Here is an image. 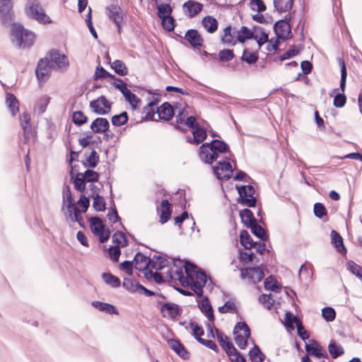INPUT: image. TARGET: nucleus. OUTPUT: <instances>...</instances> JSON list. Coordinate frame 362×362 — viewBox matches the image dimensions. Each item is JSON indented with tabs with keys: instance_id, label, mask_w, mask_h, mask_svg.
I'll use <instances>...</instances> for the list:
<instances>
[{
	"instance_id": "obj_1",
	"label": "nucleus",
	"mask_w": 362,
	"mask_h": 362,
	"mask_svg": "<svg viewBox=\"0 0 362 362\" xmlns=\"http://www.w3.org/2000/svg\"><path fill=\"white\" fill-rule=\"evenodd\" d=\"M229 151V146L223 141L214 139L199 147V157L205 163L211 164L218 158L219 153Z\"/></svg>"
},
{
	"instance_id": "obj_2",
	"label": "nucleus",
	"mask_w": 362,
	"mask_h": 362,
	"mask_svg": "<svg viewBox=\"0 0 362 362\" xmlns=\"http://www.w3.org/2000/svg\"><path fill=\"white\" fill-rule=\"evenodd\" d=\"M11 41L18 48L27 49L34 44L35 34L18 23H13L11 29Z\"/></svg>"
},
{
	"instance_id": "obj_3",
	"label": "nucleus",
	"mask_w": 362,
	"mask_h": 362,
	"mask_svg": "<svg viewBox=\"0 0 362 362\" xmlns=\"http://www.w3.org/2000/svg\"><path fill=\"white\" fill-rule=\"evenodd\" d=\"M26 13L28 16L40 23H50V18L45 13L37 0H29L27 4Z\"/></svg>"
},
{
	"instance_id": "obj_4",
	"label": "nucleus",
	"mask_w": 362,
	"mask_h": 362,
	"mask_svg": "<svg viewBox=\"0 0 362 362\" xmlns=\"http://www.w3.org/2000/svg\"><path fill=\"white\" fill-rule=\"evenodd\" d=\"M234 340L240 349H245L247 345V339L250 337V329L245 322L236 324L233 329Z\"/></svg>"
},
{
	"instance_id": "obj_5",
	"label": "nucleus",
	"mask_w": 362,
	"mask_h": 362,
	"mask_svg": "<svg viewBox=\"0 0 362 362\" xmlns=\"http://www.w3.org/2000/svg\"><path fill=\"white\" fill-rule=\"evenodd\" d=\"M236 189L240 196L239 203L248 207L256 206L257 199L254 197L255 190L253 186L250 185L236 186Z\"/></svg>"
},
{
	"instance_id": "obj_6",
	"label": "nucleus",
	"mask_w": 362,
	"mask_h": 362,
	"mask_svg": "<svg viewBox=\"0 0 362 362\" xmlns=\"http://www.w3.org/2000/svg\"><path fill=\"white\" fill-rule=\"evenodd\" d=\"M44 59H48L53 69L63 71L69 65L68 57L57 50H51Z\"/></svg>"
},
{
	"instance_id": "obj_7",
	"label": "nucleus",
	"mask_w": 362,
	"mask_h": 362,
	"mask_svg": "<svg viewBox=\"0 0 362 362\" xmlns=\"http://www.w3.org/2000/svg\"><path fill=\"white\" fill-rule=\"evenodd\" d=\"M90 226L93 233L99 237L101 243H106L110 236V230L105 229L101 219L98 216H94L90 219Z\"/></svg>"
},
{
	"instance_id": "obj_8",
	"label": "nucleus",
	"mask_w": 362,
	"mask_h": 362,
	"mask_svg": "<svg viewBox=\"0 0 362 362\" xmlns=\"http://www.w3.org/2000/svg\"><path fill=\"white\" fill-rule=\"evenodd\" d=\"M341 80H340V89L341 90V93H337L334 98L333 105L336 107H342L345 105L346 102V97L344 95V92L346 88V68L344 61H341Z\"/></svg>"
},
{
	"instance_id": "obj_9",
	"label": "nucleus",
	"mask_w": 362,
	"mask_h": 362,
	"mask_svg": "<svg viewBox=\"0 0 362 362\" xmlns=\"http://www.w3.org/2000/svg\"><path fill=\"white\" fill-rule=\"evenodd\" d=\"M213 172L218 180H228L230 178L233 169L229 158L226 157L219 160L215 166L212 167Z\"/></svg>"
},
{
	"instance_id": "obj_10",
	"label": "nucleus",
	"mask_w": 362,
	"mask_h": 362,
	"mask_svg": "<svg viewBox=\"0 0 362 362\" xmlns=\"http://www.w3.org/2000/svg\"><path fill=\"white\" fill-rule=\"evenodd\" d=\"M264 277V272L259 267H248L240 269V278L247 279L249 284H255Z\"/></svg>"
},
{
	"instance_id": "obj_11",
	"label": "nucleus",
	"mask_w": 362,
	"mask_h": 362,
	"mask_svg": "<svg viewBox=\"0 0 362 362\" xmlns=\"http://www.w3.org/2000/svg\"><path fill=\"white\" fill-rule=\"evenodd\" d=\"M90 107L98 115H107L111 110V103L103 95L90 103Z\"/></svg>"
},
{
	"instance_id": "obj_12",
	"label": "nucleus",
	"mask_w": 362,
	"mask_h": 362,
	"mask_svg": "<svg viewBox=\"0 0 362 362\" xmlns=\"http://www.w3.org/2000/svg\"><path fill=\"white\" fill-rule=\"evenodd\" d=\"M107 15L116 25L118 33H120L124 16L122 8L117 5L112 4L107 8Z\"/></svg>"
},
{
	"instance_id": "obj_13",
	"label": "nucleus",
	"mask_w": 362,
	"mask_h": 362,
	"mask_svg": "<svg viewBox=\"0 0 362 362\" xmlns=\"http://www.w3.org/2000/svg\"><path fill=\"white\" fill-rule=\"evenodd\" d=\"M20 121L23 129L24 141L27 143L35 136V132L33 130L31 127L30 115L24 112L21 115Z\"/></svg>"
},
{
	"instance_id": "obj_14",
	"label": "nucleus",
	"mask_w": 362,
	"mask_h": 362,
	"mask_svg": "<svg viewBox=\"0 0 362 362\" xmlns=\"http://www.w3.org/2000/svg\"><path fill=\"white\" fill-rule=\"evenodd\" d=\"M52 69H53L49 64L48 59H42L38 62L35 74L40 81L45 82L49 77Z\"/></svg>"
},
{
	"instance_id": "obj_15",
	"label": "nucleus",
	"mask_w": 362,
	"mask_h": 362,
	"mask_svg": "<svg viewBox=\"0 0 362 362\" xmlns=\"http://www.w3.org/2000/svg\"><path fill=\"white\" fill-rule=\"evenodd\" d=\"M174 267L175 269L173 268H171L170 270L167 272V277L170 278V279H173L174 278V276L173 275V273L175 274V276L177 277L178 280L180 281V284L184 286L185 283L186 281V278L185 277L183 274V270L182 267L184 264L182 261L180 259H173Z\"/></svg>"
},
{
	"instance_id": "obj_16",
	"label": "nucleus",
	"mask_w": 362,
	"mask_h": 362,
	"mask_svg": "<svg viewBox=\"0 0 362 362\" xmlns=\"http://www.w3.org/2000/svg\"><path fill=\"white\" fill-rule=\"evenodd\" d=\"M181 309L177 304L173 303H164L160 308V312L163 317L174 319L181 315Z\"/></svg>"
},
{
	"instance_id": "obj_17",
	"label": "nucleus",
	"mask_w": 362,
	"mask_h": 362,
	"mask_svg": "<svg viewBox=\"0 0 362 362\" xmlns=\"http://www.w3.org/2000/svg\"><path fill=\"white\" fill-rule=\"evenodd\" d=\"M12 1L0 0V23L5 24L11 20Z\"/></svg>"
},
{
	"instance_id": "obj_18",
	"label": "nucleus",
	"mask_w": 362,
	"mask_h": 362,
	"mask_svg": "<svg viewBox=\"0 0 362 362\" xmlns=\"http://www.w3.org/2000/svg\"><path fill=\"white\" fill-rule=\"evenodd\" d=\"M305 348L309 355L318 358H328L326 351L315 340H312L310 344H306Z\"/></svg>"
},
{
	"instance_id": "obj_19",
	"label": "nucleus",
	"mask_w": 362,
	"mask_h": 362,
	"mask_svg": "<svg viewBox=\"0 0 362 362\" xmlns=\"http://www.w3.org/2000/svg\"><path fill=\"white\" fill-rule=\"evenodd\" d=\"M183 8L189 17L193 18L202 11L203 5L199 2L189 0L184 3Z\"/></svg>"
},
{
	"instance_id": "obj_20",
	"label": "nucleus",
	"mask_w": 362,
	"mask_h": 362,
	"mask_svg": "<svg viewBox=\"0 0 362 362\" xmlns=\"http://www.w3.org/2000/svg\"><path fill=\"white\" fill-rule=\"evenodd\" d=\"M90 128L94 133H105L110 128V123L106 118L98 117L93 121Z\"/></svg>"
},
{
	"instance_id": "obj_21",
	"label": "nucleus",
	"mask_w": 362,
	"mask_h": 362,
	"mask_svg": "<svg viewBox=\"0 0 362 362\" xmlns=\"http://www.w3.org/2000/svg\"><path fill=\"white\" fill-rule=\"evenodd\" d=\"M185 37L189 42L191 46L194 48H199L203 45L204 40L197 30H188Z\"/></svg>"
},
{
	"instance_id": "obj_22",
	"label": "nucleus",
	"mask_w": 362,
	"mask_h": 362,
	"mask_svg": "<svg viewBox=\"0 0 362 362\" xmlns=\"http://www.w3.org/2000/svg\"><path fill=\"white\" fill-rule=\"evenodd\" d=\"M199 308L208 318V320L213 322H214V315L211 304L206 296H204L202 300L199 303Z\"/></svg>"
},
{
	"instance_id": "obj_23",
	"label": "nucleus",
	"mask_w": 362,
	"mask_h": 362,
	"mask_svg": "<svg viewBox=\"0 0 362 362\" xmlns=\"http://www.w3.org/2000/svg\"><path fill=\"white\" fill-rule=\"evenodd\" d=\"M156 112L160 119L169 121L174 115V110L169 103H164L158 107Z\"/></svg>"
},
{
	"instance_id": "obj_24",
	"label": "nucleus",
	"mask_w": 362,
	"mask_h": 362,
	"mask_svg": "<svg viewBox=\"0 0 362 362\" xmlns=\"http://www.w3.org/2000/svg\"><path fill=\"white\" fill-rule=\"evenodd\" d=\"M290 25L287 21L279 20L274 25V30L278 38L284 39L290 32Z\"/></svg>"
},
{
	"instance_id": "obj_25",
	"label": "nucleus",
	"mask_w": 362,
	"mask_h": 362,
	"mask_svg": "<svg viewBox=\"0 0 362 362\" xmlns=\"http://www.w3.org/2000/svg\"><path fill=\"white\" fill-rule=\"evenodd\" d=\"M331 243L337 252L342 255L346 253L347 250L344 245L342 237L334 230L331 231Z\"/></svg>"
},
{
	"instance_id": "obj_26",
	"label": "nucleus",
	"mask_w": 362,
	"mask_h": 362,
	"mask_svg": "<svg viewBox=\"0 0 362 362\" xmlns=\"http://www.w3.org/2000/svg\"><path fill=\"white\" fill-rule=\"evenodd\" d=\"M134 267L139 271H146L150 266V259L141 252H137L134 258Z\"/></svg>"
},
{
	"instance_id": "obj_27",
	"label": "nucleus",
	"mask_w": 362,
	"mask_h": 362,
	"mask_svg": "<svg viewBox=\"0 0 362 362\" xmlns=\"http://www.w3.org/2000/svg\"><path fill=\"white\" fill-rule=\"evenodd\" d=\"M170 348L182 358L186 360L189 358V353L187 351L183 344H182L178 340H171L170 341Z\"/></svg>"
},
{
	"instance_id": "obj_28",
	"label": "nucleus",
	"mask_w": 362,
	"mask_h": 362,
	"mask_svg": "<svg viewBox=\"0 0 362 362\" xmlns=\"http://www.w3.org/2000/svg\"><path fill=\"white\" fill-rule=\"evenodd\" d=\"M294 0H273L274 9L280 13L289 11L293 6Z\"/></svg>"
},
{
	"instance_id": "obj_29",
	"label": "nucleus",
	"mask_w": 362,
	"mask_h": 362,
	"mask_svg": "<svg viewBox=\"0 0 362 362\" xmlns=\"http://www.w3.org/2000/svg\"><path fill=\"white\" fill-rule=\"evenodd\" d=\"M240 217L242 223L247 227L249 228L257 222L256 218L254 216L253 213L249 209H244L240 211Z\"/></svg>"
},
{
	"instance_id": "obj_30",
	"label": "nucleus",
	"mask_w": 362,
	"mask_h": 362,
	"mask_svg": "<svg viewBox=\"0 0 362 362\" xmlns=\"http://www.w3.org/2000/svg\"><path fill=\"white\" fill-rule=\"evenodd\" d=\"M91 304L95 308L99 310L100 311L105 312L108 314L118 315L117 310L114 305L110 303L95 300L93 301Z\"/></svg>"
},
{
	"instance_id": "obj_31",
	"label": "nucleus",
	"mask_w": 362,
	"mask_h": 362,
	"mask_svg": "<svg viewBox=\"0 0 362 362\" xmlns=\"http://www.w3.org/2000/svg\"><path fill=\"white\" fill-rule=\"evenodd\" d=\"M6 103L13 116L15 115L18 112L19 103L13 94L9 93H6Z\"/></svg>"
},
{
	"instance_id": "obj_32",
	"label": "nucleus",
	"mask_w": 362,
	"mask_h": 362,
	"mask_svg": "<svg viewBox=\"0 0 362 362\" xmlns=\"http://www.w3.org/2000/svg\"><path fill=\"white\" fill-rule=\"evenodd\" d=\"M168 264V259L161 256L154 255L150 259V267L156 270L163 269Z\"/></svg>"
},
{
	"instance_id": "obj_33",
	"label": "nucleus",
	"mask_w": 362,
	"mask_h": 362,
	"mask_svg": "<svg viewBox=\"0 0 362 362\" xmlns=\"http://www.w3.org/2000/svg\"><path fill=\"white\" fill-rule=\"evenodd\" d=\"M203 26L210 33H214L218 28L217 20L211 16H207L202 19Z\"/></svg>"
},
{
	"instance_id": "obj_34",
	"label": "nucleus",
	"mask_w": 362,
	"mask_h": 362,
	"mask_svg": "<svg viewBox=\"0 0 362 362\" xmlns=\"http://www.w3.org/2000/svg\"><path fill=\"white\" fill-rule=\"evenodd\" d=\"M122 286L130 293H139L141 284L135 279L125 278L123 281Z\"/></svg>"
},
{
	"instance_id": "obj_35",
	"label": "nucleus",
	"mask_w": 362,
	"mask_h": 362,
	"mask_svg": "<svg viewBox=\"0 0 362 362\" xmlns=\"http://www.w3.org/2000/svg\"><path fill=\"white\" fill-rule=\"evenodd\" d=\"M249 357L251 362H264L265 356L261 351L259 346L255 344L249 351Z\"/></svg>"
},
{
	"instance_id": "obj_36",
	"label": "nucleus",
	"mask_w": 362,
	"mask_h": 362,
	"mask_svg": "<svg viewBox=\"0 0 362 362\" xmlns=\"http://www.w3.org/2000/svg\"><path fill=\"white\" fill-rule=\"evenodd\" d=\"M237 37L240 42H244L246 40L257 39V34H255L247 27L243 26Z\"/></svg>"
},
{
	"instance_id": "obj_37",
	"label": "nucleus",
	"mask_w": 362,
	"mask_h": 362,
	"mask_svg": "<svg viewBox=\"0 0 362 362\" xmlns=\"http://www.w3.org/2000/svg\"><path fill=\"white\" fill-rule=\"evenodd\" d=\"M240 244L245 249H250L255 245V243L253 242L252 238L250 235L249 233L245 230H241L240 234Z\"/></svg>"
},
{
	"instance_id": "obj_38",
	"label": "nucleus",
	"mask_w": 362,
	"mask_h": 362,
	"mask_svg": "<svg viewBox=\"0 0 362 362\" xmlns=\"http://www.w3.org/2000/svg\"><path fill=\"white\" fill-rule=\"evenodd\" d=\"M328 351L333 358H337L344 353L343 347L333 340L328 345Z\"/></svg>"
},
{
	"instance_id": "obj_39",
	"label": "nucleus",
	"mask_w": 362,
	"mask_h": 362,
	"mask_svg": "<svg viewBox=\"0 0 362 362\" xmlns=\"http://www.w3.org/2000/svg\"><path fill=\"white\" fill-rule=\"evenodd\" d=\"M112 242L115 244V246H119V247H126L128 245L127 237L122 231H117L113 234Z\"/></svg>"
},
{
	"instance_id": "obj_40",
	"label": "nucleus",
	"mask_w": 362,
	"mask_h": 362,
	"mask_svg": "<svg viewBox=\"0 0 362 362\" xmlns=\"http://www.w3.org/2000/svg\"><path fill=\"white\" fill-rule=\"evenodd\" d=\"M248 228H250L252 233L261 240L265 241L269 238V235L267 234L265 230L261 226L257 224V222Z\"/></svg>"
},
{
	"instance_id": "obj_41",
	"label": "nucleus",
	"mask_w": 362,
	"mask_h": 362,
	"mask_svg": "<svg viewBox=\"0 0 362 362\" xmlns=\"http://www.w3.org/2000/svg\"><path fill=\"white\" fill-rule=\"evenodd\" d=\"M112 69L119 76H125L128 74V69L122 60H115L111 64Z\"/></svg>"
},
{
	"instance_id": "obj_42",
	"label": "nucleus",
	"mask_w": 362,
	"mask_h": 362,
	"mask_svg": "<svg viewBox=\"0 0 362 362\" xmlns=\"http://www.w3.org/2000/svg\"><path fill=\"white\" fill-rule=\"evenodd\" d=\"M102 277L105 284L112 288H117L120 286L119 279L110 273H103Z\"/></svg>"
},
{
	"instance_id": "obj_43",
	"label": "nucleus",
	"mask_w": 362,
	"mask_h": 362,
	"mask_svg": "<svg viewBox=\"0 0 362 362\" xmlns=\"http://www.w3.org/2000/svg\"><path fill=\"white\" fill-rule=\"evenodd\" d=\"M193 141L197 144H201L206 137V132L204 128L199 126L193 129Z\"/></svg>"
},
{
	"instance_id": "obj_44",
	"label": "nucleus",
	"mask_w": 362,
	"mask_h": 362,
	"mask_svg": "<svg viewBox=\"0 0 362 362\" xmlns=\"http://www.w3.org/2000/svg\"><path fill=\"white\" fill-rule=\"evenodd\" d=\"M128 121V115L127 112H122L119 115L112 117L111 122L114 126L120 127L125 124Z\"/></svg>"
},
{
	"instance_id": "obj_45",
	"label": "nucleus",
	"mask_w": 362,
	"mask_h": 362,
	"mask_svg": "<svg viewBox=\"0 0 362 362\" xmlns=\"http://www.w3.org/2000/svg\"><path fill=\"white\" fill-rule=\"evenodd\" d=\"M93 206L97 211H104L106 209V204L104 198L100 196L98 193L93 196Z\"/></svg>"
},
{
	"instance_id": "obj_46",
	"label": "nucleus",
	"mask_w": 362,
	"mask_h": 362,
	"mask_svg": "<svg viewBox=\"0 0 362 362\" xmlns=\"http://www.w3.org/2000/svg\"><path fill=\"white\" fill-rule=\"evenodd\" d=\"M74 188L80 192H83L86 189V181L83 177L82 173H78L74 179Z\"/></svg>"
},
{
	"instance_id": "obj_47",
	"label": "nucleus",
	"mask_w": 362,
	"mask_h": 362,
	"mask_svg": "<svg viewBox=\"0 0 362 362\" xmlns=\"http://www.w3.org/2000/svg\"><path fill=\"white\" fill-rule=\"evenodd\" d=\"M172 8L169 4H161L158 6V16L162 19L171 16Z\"/></svg>"
},
{
	"instance_id": "obj_48",
	"label": "nucleus",
	"mask_w": 362,
	"mask_h": 362,
	"mask_svg": "<svg viewBox=\"0 0 362 362\" xmlns=\"http://www.w3.org/2000/svg\"><path fill=\"white\" fill-rule=\"evenodd\" d=\"M189 327L192 329V335L195 338V339L199 342V339H202V336L204 335V332L201 326H199L195 322H189Z\"/></svg>"
},
{
	"instance_id": "obj_49",
	"label": "nucleus",
	"mask_w": 362,
	"mask_h": 362,
	"mask_svg": "<svg viewBox=\"0 0 362 362\" xmlns=\"http://www.w3.org/2000/svg\"><path fill=\"white\" fill-rule=\"evenodd\" d=\"M72 121L76 125L81 126L87 122L88 117L83 113V112L78 110L73 113Z\"/></svg>"
},
{
	"instance_id": "obj_50",
	"label": "nucleus",
	"mask_w": 362,
	"mask_h": 362,
	"mask_svg": "<svg viewBox=\"0 0 362 362\" xmlns=\"http://www.w3.org/2000/svg\"><path fill=\"white\" fill-rule=\"evenodd\" d=\"M124 98L131 105L133 109H136L141 102V100L130 90L124 95Z\"/></svg>"
},
{
	"instance_id": "obj_51",
	"label": "nucleus",
	"mask_w": 362,
	"mask_h": 362,
	"mask_svg": "<svg viewBox=\"0 0 362 362\" xmlns=\"http://www.w3.org/2000/svg\"><path fill=\"white\" fill-rule=\"evenodd\" d=\"M82 175L86 182H98L100 177L97 172L90 169L86 170L84 173H82Z\"/></svg>"
},
{
	"instance_id": "obj_52",
	"label": "nucleus",
	"mask_w": 362,
	"mask_h": 362,
	"mask_svg": "<svg viewBox=\"0 0 362 362\" xmlns=\"http://www.w3.org/2000/svg\"><path fill=\"white\" fill-rule=\"evenodd\" d=\"M322 316L327 322H332L335 319L336 312L331 307H325L322 309Z\"/></svg>"
},
{
	"instance_id": "obj_53",
	"label": "nucleus",
	"mask_w": 362,
	"mask_h": 362,
	"mask_svg": "<svg viewBox=\"0 0 362 362\" xmlns=\"http://www.w3.org/2000/svg\"><path fill=\"white\" fill-rule=\"evenodd\" d=\"M223 35L222 36V41L224 44L227 45H234L235 43V40H234V37L231 35V27L227 26L223 30Z\"/></svg>"
},
{
	"instance_id": "obj_54",
	"label": "nucleus",
	"mask_w": 362,
	"mask_h": 362,
	"mask_svg": "<svg viewBox=\"0 0 362 362\" xmlns=\"http://www.w3.org/2000/svg\"><path fill=\"white\" fill-rule=\"evenodd\" d=\"M293 320L296 321L298 334L302 340L305 341L309 338L308 332L304 329L302 322L297 318V317H294Z\"/></svg>"
},
{
	"instance_id": "obj_55",
	"label": "nucleus",
	"mask_w": 362,
	"mask_h": 362,
	"mask_svg": "<svg viewBox=\"0 0 362 362\" xmlns=\"http://www.w3.org/2000/svg\"><path fill=\"white\" fill-rule=\"evenodd\" d=\"M241 59L249 64H253L257 61L258 56L254 52H249L247 49H245L241 57Z\"/></svg>"
},
{
	"instance_id": "obj_56",
	"label": "nucleus",
	"mask_w": 362,
	"mask_h": 362,
	"mask_svg": "<svg viewBox=\"0 0 362 362\" xmlns=\"http://www.w3.org/2000/svg\"><path fill=\"white\" fill-rule=\"evenodd\" d=\"M259 302L267 309L269 310L274 305V300L272 298V294H262L259 297Z\"/></svg>"
},
{
	"instance_id": "obj_57",
	"label": "nucleus",
	"mask_w": 362,
	"mask_h": 362,
	"mask_svg": "<svg viewBox=\"0 0 362 362\" xmlns=\"http://www.w3.org/2000/svg\"><path fill=\"white\" fill-rule=\"evenodd\" d=\"M218 310L221 313H235L236 307L234 303L228 300L223 305L218 307Z\"/></svg>"
},
{
	"instance_id": "obj_58",
	"label": "nucleus",
	"mask_w": 362,
	"mask_h": 362,
	"mask_svg": "<svg viewBox=\"0 0 362 362\" xmlns=\"http://www.w3.org/2000/svg\"><path fill=\"white\" fill-rule=\"evenodd\" d=\"M264 284V288L267 290L275 291L276 289L279 288V287L277 286L276 279L272 275H270L267 278H266Z\"/></svg>"
},
{
	"instance_id": "obj_59",
	"label": "nucleus",
	"mask_w": 362,
	"mask_h": 362,
	"mask_svg": "<svg viewBox=\"0 0 362 362\" xmlns=\"http://www.w3.org/2000/svg\"><path fill=\"white\" fill-rule=\"evenodd\" d=\"M63 202L64 204H68V206H73L74 199L71 196V189L66 185L63 188Z\"/></svg>"
},
{
	"instance_id": "obj_60",
	"label": "nucleus",
	"mask_w": 362,
	"mask_h": 362,
	"mask_svg": "<svg viewBox=\"0 0 362 362\" xmlns=\"http://www.w3.org/2000/svg\"><path fill=\"white\" fill-rule=\"evenodd\" d=\"M234 54L232 49H224L218 52V58L221 61L228 62L233 59Z\"/></svg>"
},
{
	"instance_id": "obj_61",
	"label": "nucleus",
	"mask_w": 362,
	"mask_h": 362,
	"mask_svg": "<svg viewBox=\"0 0 362 362\" xmlns=\"http://www.w3.org/2000/svg\"><path fill=\"white\" fill-rule=\"evenodd\" d=\"M156 105V103L154 101L150 102L148 105L144 107V112L146 113V119H153L155 115L154 107Z\"/></svg>"
},
{
	"instance_id": "obj_62",
	"label": "nucleus",
	"mask_w": 362,
	"mask_h": 362,
	"mask_svg": "<svg viewBox=\"0 0 362 362\" xmlns=\"http://www.w3.org/2000/svg\"><path fill=\"white\" fill-rule=\"evenodd\" d=\"M250 4L253 11L262 12L267 9L266 5L262 0H250Z\"/></svg>"
},
{
	"instance_id": "obj_63",
	"label": "nucleus",
	"mask_w": 362,
	"mask_h": 362,
	"mask_svg": "<svg viewBox=\"0 0 362 362\" xmlns=\"http://www.w3.org/2000/svg\"><path fill=\"white\" fill-rule=\"evenodd\" d=\"M314 214L317 218H322L324 216L327 214V209L325 206L321 203H315L314 204Z\"/></svg>"
},
{
	"instance_id": "obj_64",
	"label": "nucleus",
	"mask_w": 362,
	"mask_h": 362,
	"mask_svg": "<svg viewBox=\"0 0 362 362\" xmlns=\"http://www.w3.org/2000/svg\"><path fill=\"white\" fill-rule=\"evenodd\" d=\"M349 270L358 278L362 274V267L353 261L348 262Z\"/></svg>"
}]
</instances>
